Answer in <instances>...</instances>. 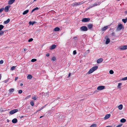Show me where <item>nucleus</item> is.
<instances>
[{"label":"nucleus","mask_w":127,"mask_h":127,"mask_svg":"<svg viewBox=\"0 0 127 127\" xmlns=\"http://www.w3.org/2000/svg\"><path fill=\"white\" fill-rule=\"evenodd\" d=\"M98 0H96V2H95V3L94 4H92L87 9H89L92 7L97 6V5H99L100 3V2H99Z\"/></svg>","instance_id":"nucleus-1"},{"label":"nucleus","mask_w":127,"mask_h":127,"mask_svg":"<svg viewBox=\"0 0 127 127\" xmlns=\"http://www.w3.org/2000/svg\"><path fill=\"white\" fill-rule=\"evenodd\" d=\"M98 66H96L93 67L90 69L89 70L87 73L90 74L92 73L94 71L96 70L98 68Z\"/></svg>","instance_id":"nucleus-2"},{"label":"nucleus","mask_w":127,"mask_h":127,"mask_svg":"<svg viewBox=\"0 0 127 127\" xmlns=\"http://www.w3.org/2000/svg\"><path fill=\"white\" fill-rule=\"evenodd\" d=\"M84 3V2H83V1L78 2H76L72 4H71V5L73 6H77L82 4Z\"/></svg>","instance_id":"nucleus-3"},{"label":"nucleus","mask_w":127,"mask_h":127,"mask_svg":"<svg viewBox=\"0 0 127 127\" xmlns=\"http://www.w3.org/2000/svg\"><path fill=\"white\" fill-rule=\"evenodd\" d=\"M119 49L122 50H125L127 49V46L124 45L120 46L119 47Z\"/></svg>","instance_id":"nucleus-4"},{"label":"nucleus","mask_w":127,"mask_h":127,"mask_svg":"<svg viewBox=\"0 0 127 127\" xmlns=\"http://www.w3.org/2000/svg\"><path fill=\"white\" fill-rule=\"evenodd\" d=\"M122 27L123 25L122 24H119L116 29V31H120L122 29Z\"/></svg>","instance_id":"nucleus-5"},{"label":"nucleus","mask_w":127,"mask_h":127,"mask_svg":"<svg viewBox=\"0 0 127 127\" xmlns=\"http://www.w3.org/2000/svg\"><path fill=\"white\" fill-rule=\"evenodd\" d=\"M80 30L82 31H86L88 30V29L86 26H83L80 28Z\"/></svg>","instance_id":"nucleus-6"},{"label":"nucleus","mask_w":127,"mask_h":127,"mask_svg":"<svg viewBox=\"0 0 127 127\" xmlns=\"http://www.w3.org/2000/svg\"><path fill=\"white\" fill-rule=\"evenodd\" d=\"M18 111L17 109H14L10 111L9 112V114L11 115L12 114Z\"/></svg>","instance_id":"nucleus-7"},{"label":"nucleus","mask_w":127,"mask_h":127,"mask_svg":"<svg viewBox=\"0 0 127 127\" xmlns=\"http://www.w3.org/2000/svg\"><path fill=\"white\" fill-rule=\"evenodd\" d=\"M105 88V86H100L97 87V89L98 90H102L104 89Z\"/></svg>","instance_id":"nucleus-8"},{"label":"nucleus","mask_w":127,"mask_h":127,"mask_svg":"<svg viewBox=\"0 0 127 127\" xmlns=\"http://www.w3.org/2000/svg\"><path fill=\"white\" fill-rule=\"evenodd\" d=\"M90 20L89 18H84L82 19V21L83 22H86L89 21Z\"/></svg>","instance_id":"nucleus-9"},{"label":"nucleus","mask_w":127,"mask_h":127,"mask_svg":"<svg viewBox=\"0 0 127 127\" xmlns=\"http://www.w3.org/2000/svg\"><path fill=\"white\" fill-rule=\"evenodd\" d=\"M10 6L8 5L6 6L4 8V10L5 12H7L9 10V8L10 7Z\"/></svg>","instance_id":"nucleus-10"},{"label":"nucleus","mask_w":127,"mask_h":127,"mask_svg":"<svg viewBox=\"0 0 127 127\" xmlns=\"http://www.w3.org/2000/svg\"><path fill=\"white\" fill-rule=\"evenodd\" d=\"M110 116V114H106L104 118L105 120H106L109 118Z\"/></svg>","instance_id":"nucleus-11"},{"label":"nucleus","mask_w":127,"mask_h":127,"mask_svg":"<svg viewBox=\"0 0 127 127\" xmlns=\"http://www.w3.org/2000/svg\"><path fill=\"white\" fill-rule=\"evenodd\" d=\"M103 61V59L102 58H100L97 60V62L98 64H99L101 63Z\"/></svg>","instance_id":"nucleus-12"},{"label":"nucleus","mask_w":127,"mask_h":127,"mask_svg":"<svg viewBox=\"0 0 127 127\" xmlns=\"http://www.w3.org/2000/svg\"><path fill=\"white\" fill-rule=\"evenodd\" d=\"M15 0H10L8 2V3L9 4H11L14 2Z\"/></svg>","instance_id":"nucleus-13"},{"label":"nucleus","mask_w":127,"mask_h":127,"mask_svg":"<svg viewBox=\"0 0 127 127\" xmlns=\"http://www.w3.org/2000/svg\"><path fill=\"white\" fill-rule=\"evenodd\" d=\"M93 26V25L90 24H89L88 25L87 27L88 28L90 29H91L92 28Z\"/></svg>","instance_id":"nucleus-14"},{"label":"nucleus","mask_w":127,"mask_h":127,"mask_svg":"<svg viewBox=\"0 0 127 127\" xmlns=\"http://www.w3.org/2000/svg\"><path fill=\"white\" fill-rule=\"evenodd\" d=\"M108 28V26H106L104 27L102 29V31H106Z\"/></svg>","instance_id":"nucleus-15"},{"label":"nucleus","mask_w":127,"mask_h":127,"mask_svg":"<svg viewBox=\"0 0 127 127\" xmlns=\"http://www.w3.org/2000/svg\"><path fill=\"white\" fill-rule=\"evenodd\" d=\"M17 119L16 118H14L12 120V122L13 123H16L17 122Z\"/></svg>","instance_id":"nucleus-16"},{"label":"nucleus","mask_w":127,"mask_h":127,"mask_svg":"<svg viewBox=\"0 0 127 127\" xmlns=\"http://www.w3.org/2000/svg\"><path fill=\"white\" fill-rule=\"evenodd\" d=\"M56 47V45L55 44L52 45L50 49H55Z\"/></svg>","instance_id":"nucleus-17"},{"label":"nucleus","mask_w":127,"mask_h":127,"mask_svg":"<svg viewBox=\"0 0 127 127\" xmlns=\"http://www.w3.org/2000/svg\"><path fill=\"white\" fill-rule=\"evenodd\" d=\"M110 42V40L109 38H107L106 40L105 43L106 44H108Z\"/></svg>","instance_id":"nucleus-18"},{"label":"nucleus","mask_w":127,"mask_h":127,"mask_svg":"<svg viewBox=\"0 0 127 127\" xmlns=\"http://www.w3.org/2000/svg\"><path fill=\"white\" fill-rule=\"evenodd\" d=\"M14 91V89H10L9 90V93L10 94H11L12 93H13Z\"/></svg>","instance_id":"nucleus-19"},{"label":"nucleus","mask_w":127,"mask_h":127,"mask_svg":"<svg viewBox=\"0 0 127 127\" xmlns=\"http://www.w3.org/2000/svg\"><path fill=\"white\" fill-rule=\"evenodd\" d=\"M126 121V120L124 118H123L120 120V122L121 123H124Z\"/></svg>","instance_id":"nucleus-20"},{"label":"nucleus","mask_w":127,"mask_h":127,"mask_svg":"<svg viewBox=\"0 0 127 127\" xmlns=\"http://www.w3.org/2000/svg\"><path fill=\"white\" fill-rule=\"evenodd\" d=\"M60 30V29L58 27H56L54 29V31H59Z\"/></svg>","instance_id":"nucleus-21"},{"label":"nucleus","mask_w":127,"mask_h":127,"mask_svg":"<svg viewBox=\"0 0 127 127\" xmlns=\"http://www.w3.org/2000/svg\"><path fill=\"white\" fill-rule=\"evenodd\" d=\"M32 77V75L30 74L28 75L27 76V78L28 79H31Z\"/></svg>","instance_id":"nucleus-22"},{"label":"nucleus","mask_w":127,"mask_h":127,"mask_svg":"<svg viewBox=\"0 0 127 127\" xmlns=\"http://www.w3.org/2000/svg\"><path fill=\"white\" fill-rule=\"evenodd\" d=\"M29 11V10H27L24 11L23 13V15H25L28 13Z\"/></svg>","instance_id":"nucleus-23"},{"label":"nucleus","mask_w":127,"mask_h":127,"mask_svg":"<svg viewBox=\"0 0 127 127\" xmlns=\"http://www.w3.org/2000/svg\"><path fill=\"white\" fill-rule=\"evenodd\" d=\"M123 106L122 104H121L118 107L119 109L120 110H121L123 108Z\"/></svg>","instance_id":"nucleus-24"},{"label":"nucleus","mask_w":127,"mask_h":127,"mask_svg":"<svg viewBox=\"0 0 127 127\" xmlns=\"http://www.w3.org/2000/svg\"><path fill=\"white\" fill-rule=\"evenodd\" d=\"M10 21V19H8L4 22V23L6 24L8 23Z\"/></svg>","instance_id":"nucleus-25"},{"label":"nucleus","mask_w":127,"mask_h":127,"mask_svg":"<svg viewBox=\"0 0 127 127\" xmlns=\"http://www.w3.org/2000/svg\"><path fill=\"white\" fill-rule=\"evenodd\" d=\"M122 21L124 23H126L127 22V18L126 19H123Z\"/></svg>","instance_id":"nucleus-26"},{"label":"nucleus","mask_w":127,"mask_h":127,"mask_svg":"<svg viewBox=\"0 0 127 127\" xmlns=\"http://www.w3.org/2000/svg\"><path fill=\"white\" fill-rule=\"evenodd\" d=\"M45 106H42L41 108L37 110L35 113H36L38 111H40L42 109L45 107Z\"/></svg>","instance_id":"nucleus-27"},{"label":"nucleus","mask_w":127,"mask_h":127,"mask_svg":"<svg viewBox=\"0 0 127 127\" xmlns=\"http://www.w3.org/2000/svg\"><path fill=\"white\" fill-rule=\"evenodd\" d=\"M36 22H32L31 21H30L29 22V24L30 25H33L34 24L36 23Z\"/></svg>","instance_id":"nucleus-28"},{"label":"nucleus","mask_w":127,"mask_h":127,"mask_svg":"<svg viewBox=\"0 0 127 127\" xmlns=\"http://www.w3.org/2000/svg\"><path fill=\"white\" fill-rule=\"evenodd\" d=\"M4 33V32L3 31H0V36L2 35H3Z\"/></svg>","instance_id":"nucleus-29"},{"label":"nucleus","mask_w":127,"mask_h":127,"mask_svg":"<svg viewBox=\"0 0 127 127\" xmlns=\"http://www.w3.org/2000/svg\"><path fill=\"white\" fill-rule=\"evenodd\" d=\"M38 9V8L37 7H36V8H35L33 9L32 11L31 12H33V11H35V10H37Z\"/></svg>","instance_id":"nucleus-30"},{"label":"nucleus","mask_w":127,"mask_h":127,"mask_svg":"<svg viewBox=\"0 0 127 127\" xmlns=\"http://www.w3.org/2000/svg\"><path fill=\"white\" fill-rule=\"evenodd\" d=\"M4 28V26L2 25H0V31H1Z\"/></svg>","instance_id":"nucleus-31"},{"label":"nucleus","mask_w":127,"mask_h":127,"mask_svg":"<svg viewBox=\"0 0 127 127\" xmlns=\"http://www.w3.org/2000/svg\"><path fill=\"white\" fill-rule=\"evenodd\" d=\"M56 58L55 57H53L52 59V60L53 61H55L56 60Z\"/></svg>","instance_id":"nucleus-32"},{"label":"nucleus","mask_w":127,"mask_h":127,"mask_svg":"<svg viewBox=\"0 0 127 127\" xmlns=\"http://www.w3.org/2000/svg\"><path fill=\"white\" fill-rule=\"evenodd\" d=\"M16 66H13L11 68V70H14L15 69V68L16 67Z\"/></svg>","instance_id":"nucleus-33"},{"label":"nucleus","mask_w":127,"mask_h":127,"mask_svg":"<svg viewBox=\"0 0 127 127\" xmlns=\"http://www.w3.org/2000/svg\"><path fill=\"white\" fill-rule=\"evenodd\" d=\"M122 84L121 83H119L118 86V88H120L121 87H120V86L122 85Z\"/></svg>","instance_id":"nucleus-34"},{"label":"nucleus","mask_w":127,"mask_h":127,"mask_svg":"<svg viewBox=\"0 0 127 127\" xmlns=\"http://www.w3.org/2000/svg\"><path fill=\"white\" fill-rule=\"evenodd\" d=\"M30 104L32 106L34 105V103L33 101H32L30 102Z\"/></svg>","instance_id":"nucleus-35"},{"label":"nucleus","mask_w":127,"mask_h":127,"mask_svg":"<svg viewBox=\"0 0 127 127\" xmlns=\"http://www.w3.org/2000/svg\"><path fill=\"white\" fill-rule=\"evenodd\" d=\"M114 73L113 71L112 70H110L109 71V73L110 74H113Z\"/></svg>","instance_id":"nucleus-36"},{"label":"nucleus","mask_w":127,"mask_h":127,"mask_svg":"<svg viewBox=\"0 0 127 127\" xmlns=\"http://www.w3.org/2000/svg\"><path fill=\"white\" fill-rule=\"evenodd\" d=\"M96 124H94L92 125L90 127H96Z\"/></svg>","instance_id":"nucleus-37"},{"label":"nucleus","mask_w":127,"mask_h":127,"mask_svg":"<svg viewBox=\"0 0 127 127\" xmlns=\"http://www.w3.org/2000/svg\"><path fill=\"white\" fill-rule=\"evenodd\" d=\"M127 80V77L123 78L122 79V80Z\"/></svg>","instance_id":"nucleus-38"},{"label":"nucleus","mask_w":127,"mask_h":127,"mask_svg":"<svg viewBox=\"0 0 127 127\" xmlns=\"http://www.w3.org/2000/svg\"><path fill=\"white\" fill-rule=\"evenodd\" d=\"M31 96L30 95H28L26 97H25V100H26L27 99H28Z\"/></svg>","instance_id":"nucleus-39"},{"label":"nucleus","mask_w":127,"mask_h":127,"mask_svg":"<svg viewBox=\"0 0 127 127\" xmlns=\"http://www.w3.org/2000/svg\"><path fill=\"white\" fill-rule=\"evenodd\" d=\"M36 61V59H32L31 61L32 62H34Z\"/></svg>","instance_id":"nucleus-40"},{"label":"nucleus","mask_w":127,"mask_h":127,"mask_svg":"<svg viewBox=\"0 0 127 127\" xmlns=\"http://www.w3.org/2000/svg\"><path fill=\"white\" fill-rule=\"evenodd\" d=\"M32 99H33L35 100H36L37 99V98L35 96H34L32 97Z\"/></svg>","instance_id":"nucleus-41"},{"label":"nucleus","mask_w":127,"mask_h":127,"mask_svg":"<svg viewBox=\"0 0 127 127\" xmlns=\"http://www.w3.org/2000/svg\"><path fill=\"white\" fill-rule=\"evenodd\" d=\"M33 40V39L32 38H31L30 39H29L28 40V41L29 42H30L32 41Z\"/></svg>","instance_id":"nucleus-42"},{"label":"nucleus","mask_w":127,"mask_h":127,"mask_svg":"<svg viewBox=\"0 0 127 127\" xmlns=\"http://www.w3.org/2000/svg\"><path fill=\"white\" fill-rule=\"evenodd\" d=\"M90 52V50H88L86 51L85 53L88 54Z\"/></svg>","instance_id":"nucleus-43"},{"label":"nucleus","mask_w":127,"mask_h":127,"mask_svg":"<svg viewBox=\"0 0 127 127\" xmlns=\"http://www.w3.org/2000/svg\"><path fill=\"white\" fill-rule=\"evenodd\" d=\"M22 91L21 90H19L18 91V93L19 94H21L22 93Z\"/></svg>","instance_id":"nucleus-44"},{"label":"nucleus","mask_w":127,"mask_h":127,"mask_svg":"<svg viewBox=\"0 0 127 127\" xmlns=\"http://www.w3.org/2000/svg\"><path fill=\"white\" fill-rule=\"evenodd\" d=\"M4 10V8H2L0 9V13H1Z\"/></svg>","instance_id":"nucleus-45"},{"label":"nucleus","mask_w":127,"mask_h":127,"mask_svg":"<svg viewBox=\"0 0 127 127\" xmlns=\"http://www.w3.org/2000/svg\"><path fill=\"white\" fill-rule=\"evenodd\" d=\"M73 54L74 55H75L76 54V50L74 51L73 52Z\"/></svg>","instance_id":"nucleus-46"},{"label":"nucleus","mask_w":127,"mask_h":127,"mask_svg":"<svg viewBox=\"0 0 127 127\" xmlns=\"http://www.w3.org/2000/svg\"><path fill=\"white\" fill-rule=\"evenodd\" d=\"M3 63V60H1L0 61V64H2Z\"/></svg>","instance_id":"nucleus-47"},{"label":"nucleus","mask_w":127,"mask_h":127,"mask_svg":"<svg viewBox=\"0 0 127 127\" xmlns=\"http://www.w3.org/2000/svg\"><path fill=\"white\" fill-rule=\"evenodd\" d=\"M122 126V124H120L118 125V126H116V127H121Z\"/></svg>","instance_id":"nucleus-48"},{"label":"nucleus","mask_w":127,"mask_h":127,"mask_svg":"<svg viewBox=\"0 0 127 127\" xmlns=\"http://www.w3.org/2000/svg\"><path fill=\"white\" fill-rule=\"evenodd\" d=\"M18 77H16L15 78V81H16V80L18 79Z\"/></svg>","instance_id":"nucleus-49"},{"label":"nucleus","mask_w":127,"mask_h":127,"mask_svg":"<svg viewBox=\"0 0 127 127\" xmlns=\"http://www.w3.org/2000/svg\"><path fill=\"white\" fill-rule=\"evenodd\" d=\"M9 79H8L6 80H5L4 81V82H5V83H7V82H8V80H9Z\"/></svg>","instance_id":"nucleus-50"},{"label":"nucleus","mask_w":127,"mask_h":127,"mask_svg":"<svg viewBox=\"0 0 127 127\" xmlns=\"http://www.w3.org/2000/svg\"><path fill=\"white\" fill-rule=\"evenodd\" d=\"M77 38L76 37H73V39L74 40H75Z\"/></svg>","instance_id":"nucleus-51"},{"label":"nucleus","mask_w":127,"mask_h":127,"mask_svg":"<svg viewBox=\"0 0 127 127\" xmlns=\"http://www.w3.org/2000/svg\"><path fill=\"white\" fill-rule=\"evenodd\" d=\"M46 56L47 57H48L49 56V53H47L46 55Z\"/></svg>","instance_id":"nucleus-52"},{"label":"nucleus","mask_w":127,"mask_h":127,"mask_svg":"<svg viewBox=\"0 0 127 127\" xmlns=\"http://www.w3.org/2000/svg\"><path fill=\"white\" fill-rule=\"evenodd\" d=\"M112 35H115V33L114 32H113L112 33Z\"/></svg>","instance_id":"nucleus-53"},{"label":"nucleus","mask_w":127,"mask_h":127,"mask_svg":"<svg viewBox=\"0 0 127 127\" xmlns=\"http://www.w3.org/2000/svg\"><path fill=\"white\" fill-rule=\"evenodd\" d=\"M24 116H22L21 117H20V118L21 119L22 118H23Z\"/></svg>","instance_id":"nucleus-54"},{"label":"nucleus","mask_w":127,"mask_h":127,"mask_svg":"<svg viewBox=\"0 0 127 127\" xmlns=\"http://www.w3.org/2000/svg\"><path fill=\"white\" fill-rule=\"evenodd\" d=\"M70 73H69V74L68 75V78L69 77H70Z\"/></svg>","instance_id":"nucleus-55"},{"label":"nucleus","mask_w":127,"mask_h":127,"mask_svg":"<svg viewBox=\"0 0 127 127\" xmlns=\"http://www.w3.org/2000/svg\"><path fill=\"white\" fill-rule=\"evenodd\" d=\"M23 85V84L22 83H21L20 84V86H22Z\"/></svg>","instance_id":"nucleus-56"},{"label":"nucleus","mask_w":127,"mask_h":127,"mask_svg":"<svg viewBox=\"0 0 127 127\" xmlns=\"http://www.w3.org/2000/svg\"><path fill=\"white\" fill-rule=\"evenodd\" d=\"M1 74H0V80L1 79Z\"/></svg>","instance_id":"nucleus-57"},{"label":"nucleus","mask_w":127,"mask_h":127,"mask_svg":"<svg viewBox=\"0 0 127 127\" xmlns=\"http://www.w3.org/2000/svg\"><path fill=\"white\" fill-rule=\"evenodd\" d=\"M24 51H25L27 50V49L26 48H24Z\"/></svg>","instance_id":"nucleus-58"},{"label":"nucleus","mask_w":127,"mask_h":127,"mask_svg":"<svg viewBox=\"0 0 127 127\" xmlns=\"http://www.w3.org/2000/svg\"><path fill=\"white\" fill-rule=\"evenodd\" d=\"M125 13L126 14H127V11H125Z\"/></svg>","instance_id":"nucleus-59"},{"label":"nucleus","mask_w":127,"mask_h":127,"mask_svg":"<svg viewBox=\"0 0 127 127\" xmlns=\"http://www.w3.org/2000/svg\"><path fill=\"white\" fill-rule=\"evenodd\" d=\"M7 122H9V120L8 119H7Z\"/></svg>","instance_id":"nucleus-60"},{"label":"nucleus","mask_w":127,"mask_h":127,"mask_svg":"<svg viewBox=\"0 0 127 127\" xmlns=\"http://www.w3.org/2000/svg\"><path fill=\"white\" fill-rule=\"evenodd\" d=\"M111 126H107L105 127H111Z\"/></svg>","instance_id":"nucleus-61"},{"label":"nucleus","mask_w":127,"mask_h":127,"mask_svg":"<svg viewBox=\"0 0 127 127\" xmlns=\"http://www.w3.org/2000/svg\"><path fill=\"white\" fill-rule=\"evenodd\" d=\"M43 117V116H40V118H41L42 117Z\"/></svg>","instance_id":"nucleus-62"},{"label":"nucleus","mask_w":127,"mask_h":127,"mask_svg":"<svg viewBox=\"0 0 127 127\" xmlns=\"http://www.w3.org/2000/svg\"><path fill=\"white\" fill-rule=\"evenodd\" d=\"M120 0H117V1H119Z\"/></svg>","instance_id":"nucleus-63"},{"label":"nucleus","mask_w":127,"mask_h":127,"mask_svg":"<svg viewBox=\"0 0 127 127\" xmlns=\"http://www.w3.org/2000/svg\"><path fill=\"white\" fill-rule=\"evenodd\" d=\"M37 0H34V1H36Z\"/></svg>","instance_id":"nucleus-64"}]
</instances>
